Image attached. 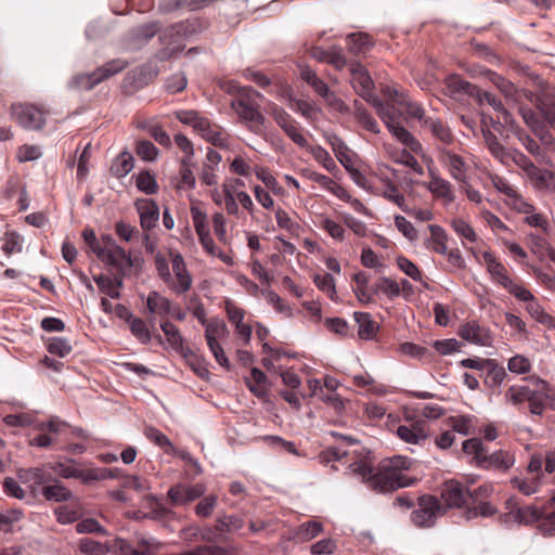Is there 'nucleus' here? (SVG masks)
<instances>
[{"mask_svg":"<svg viewBox=\"0 0 555 555\" xmlns=\"http://www.w3.org/2000/svg\"><path fill=\"white\" fill-rule=\"evenodd\" d=\"M413 461L406 456L396 455L383 460L376 468L366 461L349 464L350 470L361 477L362 481L374 491L392 492L412 486L416 479L405 473L411 469Z\"/></svg>","mask_w":555,"mask_h":555,"instance_id":"nucleus-1","label":"nucleus"},{"mask_svg":"<svg viewBox=\"0 0 555 555\" xmlns=\"http://www.w3.org/2000/svg\"><path fill=\"white\" fill-rule=\"evenodd\" d=\"M526 380L511 385L504 392V402L518 410L527 406L531 415L541 416L547 408L555 411V386L539 376Z\"/></svg>","mask_w":555,"mask_h":555,"instance_id":"nucleus-2","label":"nucleus"},{"mask_svg":"<svg viewBox=\"0 0 555 555\" xmlns=\"http://www.w3.org/2000/svg\"><path fill=\"white\" fill-rule=\"evenodd\" d=\"M491 490L489 486H480L476 490L470 491L462 482L449 480L443 485L441 499L448 507H466L468 519L478 515L488 517L496 512L493 505L483 501L489 496Z\"/></svg>","mask_w":555,"mask_h":555,"instance_id":"nucleus-3","label":"nucleus"},{"mask_svg":"<svg viewBox=\"0 0 555 555\" xmlns=\"http://www.w3.org/2000/svg\"><path fill=\"white\" fill-rule=\"evenodd\" d=\"M462 450L466 455H470V464L481 469H492L505 473L515 463L512 453L505 450H498L488 454L483 442L479 438L467 439L463 442Z\"/></svg>","mask_w":555,"mask_h":555,"instance_id":"nucleus-4","label":"nucleus"},{"mask_svg":"<svg viewBox=\"0 0 555 555\" xmlns=\"http://www.w3.org/2000/svg\"><path fill=\"white\" fill-rule=\"evenodd\" d=\"M460 364L463 367L478 371V377L482 379L483 386L490 395L500 393L502 384L508 378L505 367L495 359L466 358Z\"/></svg>","mask_w":555,"mask_h":555,"instance_id":"nucleus-5","label":"nucleus"},{"mask_svg":"<svg viewBox=\"0 0 555 555\" xmlns=\"http://www.w3.org/2000/svg\"><path fill=\"white\" fill-rule=\"evenodd\" d=\"M259 95L255 90H243L232 101V107L253 133L261 135L266 118L260 113L259 104L256 100Z\"/></svg>","mask_w":555,"mask_h":555,"instance_id":"nucleus-6","label":"nucleus"},{"mask_svg":"<svg viewBox=\"0 0 555 555\" xmlns=\"http://www.w3.org/2000/svg\"><path fill=\"white\" fill-rule=\"evenodd\" d=\"M129 65L122 59L112 60L90 74H79L70 80V87L79 90H91L105 79L120 73Z\"/></svg>","mask_w":555,"mask_h":555,"instance_id":"nucleus-7","label":"nucleus"},{"mask_svg":"<svg viewBox=\"0 0 555 555\" xmlns=\"http://www.w3.org/2000/svg\"><path fill=\"white\" fill-rule=\"evenodd\" d=\"M444 512L446 506L437 496L424 494L417 498V504L411 513V521L418 528H429Z\"/></svg>","mask_w":555,"mask_h":555,"instance_id":"nucleus-8","label":"nucleus"},{"mask_svg":"<svg viewBox=\"0 0 555 555\" xmlns=\"http://www.w3.org/2000/svg\"><path fill=\"white\" fill-rule=\"evenodd\" d=\"M103 250L100 251L99 260L106 266L113 267L118 273L128 274L133 266L130 254L116 244L109 235H103Z\"/></svg>","mask_w":555,"mask_h":555,"instance_id":"nucleus-9","label":"nucleus"},{"mask_svg":"<svg viewBox=\"0 0 555 555\" xmlns=\"http://www.w3.org/2000/svg\"><path fill=\"white\" fill-rule=\"evenodd\" d=\"M11 114L24 129L40 130L46 124L49 112L34 104L16 103L12 104Z\"/></svg>","mask_w":555,"mask_h":555,"instance_id":"nucleus-10","label":"nucleus"},{"mask_svg":"<svg viewBox=\"0 0 555 555\" xmlns=\"http://www.w3.org/2000/svg\"><path fill=\"white\" fill-rule=\"evenodd\" d=\"M205 327V339L209 347V350L214 354L216 361L227 370L230 369V362L223 351V348L219 344V339H222L229 335L227 324L219 319H211L204 325Z\"/></svg>","mask_w":555,"mask_h":555,"instance_id":"nucleus-11","label":"nucleus"},{"mask_svg":"<svg viewBox=\"0 0 555 555\" xmlns=\"http://www.w3.org/2000/svg\"><path fill=\"white\" fill-rule=\"evenodd\" d=\"M169 258L172 266L171 281L166 283L167 287L176 295L189 292L193 284V278L186 268L183 256L177 250H169Z\"/></svg>","mask_w":555,"mask_h":555,"instance_id":"nucleus-12","label":"nucleus"},{"mask_svg":"<svg viewBox=\"0 0 555 555\" xmlns=\"http://www.w3.org/2000/svg\"><path fill=\"white\" fill-rule=\"evenodd\" d=\"M537 108L539 112L529 107L519 106V113L524 121L533 130H538L541 127L540 118L543 117L555 128V99L550 94L543 95L539 99Z\"/></svg>","mask_w":555,"mask_h":555,"instance_id":"nucleus-13","label":"nucleus"},{"mask_svg":"<svg viewBox=\"0 0 555 555\" xmlns=\"http://www.w3.org/2000/svg\"><path fill=\"white\" fill-rule=\"evenodd\" d=\"M437 158L451 178L460 183L468 180L469 166L465 158L452 147H440Z\"/></svg>","mask_w":555,"mask_h":555,"instance_id":"nucleus-14","label":"nucleus"},{"mask_svg":"<svg viewBox=\"0 0 555 555\" xmlns=\"http://www.w3.org/2000/svg\"><path fill=\"white\" fill-rule=\"evenodd\" d=\"M400 94L401 93L395 89H387L385 91V95L387 98L386 101H382L380 99L375 98L372 102H370L387 128L400 121L402 111L400 109L401 107L398 105V103L393 101V99H398Z\"/></svg>","mask_w":555,"mask_h":555,"instance_id":"nucleus-15","label":"nucleus"},{"mask_svg":"<svg viewBox=\"0 0 555 555\" xmlns=\"http://www.w3.org/2000/svg\"><path fill=\"white\" fill-rule=\"evenodd\" d=\"M375 179L376 181L370 184V192L376 196H382L400 209H405V197L400 192L399 186L384 173H376Z\"/></svg>","mask_w":555,"mask_h":555,"instance_id":"nucleus-16","label":"nucleus"},{"mask_svg":"<svg viewBox=\"0 0 555 555\" xmlns=\"http://www.w3.org/2000/svg\"><path fill=\"white\" fill-rule=\"evenodd\" d=\"M517 515L520 522H538L539 529L547 535H555V508L542 512L534 507L519 508Z\"/></svg>","mask_w":555,"mask_h":555,"instance_id":"nucleus-17","label":"nucleus"},{"mask_svg":"<svg viewBox=\"0 0 555 555\" xmlns=\"http://www.w3.org/2000/svg\"><path fill=\"white\" fill-rule=\"evenodd\" d=\"M350 75L351 83L357 94L367 103L377 98L374 93V81L364 66L359 63L351 64Z\"/></svg>","mask_w":555,"mask_h":555,"instance_id":"nucleus-18","label":"nucleus"},{"mask_svg":"<svg viewBox=\"0 0 555 555\" xmlns=\"http://www.w3.org/2000/svg\"><path fill=\"white\" fill-rule=\"evenodd\" d=\"M457 334L464 340L479 346H490L493 340L489 328L480 325L477 321H468L462 324Z\"/></svg>","mask_w":555,"mask_h":555,"instance_id":"nucleus-19","label":"nucleus"},{"mask_svg":"<svg viewBox=\"0 0 555 555\" xmlns=\"http://www.w3.org/2000/svg\"><path fill=\"white\" fill-rule=\"evenodd\" d=\"M122 545L120 538H115L113 540H108L105 543H100L89 538H83L79 540V551L87 555H106L112 553L117 555L118 551H122Z\"/></svg>","mask_w":555,"mask_h":555,"instance_id":"nucleus-20","label":"nucleus"},{"mask_svg":"<svg viewBox=\"0 0 555 555\" xmlns=\"http://www.w3.org/2000/svg\"><path fill=\"white\" fill-rule=\"evenodd\" d=\"M198 126L197 133L204 140L220 149L229 147L230 135L221 126L210 121L208 118H205Z\"/></svg>","mask_w":555,"mask_h":555,"instance_id":"nucleus-21","label":"nucleus"},{"mask_svg":"<svg viewBox=\"0 0 555 555\" xmlns=\"http://www.w3.org/2000/svg\"><path fill=\"white\" fill-rule=\"evenodd\" d=\"M206 488L203 483L192 486L177 485L168 491V499L173 505H184L204 495Z\"/></svg>","mask_w":555,"mask_h":555,"instance_id":"nucleus-22","label":"nucleus"},{"mask_svg":"<svg viewBox=\"0 0 555 555\" xmlns=\"http://www.w3.org/2000/svg\"><path fill=\"white\" fill-rule=\"evenodd\" d=\"M69 426L59 420H51L48 424L42 425V433L30 438L31 446L47 448L56 442V436L66 433Z\"/></svg>","mask_w":555,"mask_h":555,"instance_id":"nucleus-23","label":"nucleus"},{"mask_svg":"<svg viewBox=\"0 0 555 555\" xmlns=\"http://www.w3.org/2000/svg\"><path fill=\"white\" fill-rule=\"evenodd\" d=\"M437 142V150L440 147H451L456 142L451 128L442 120L437 118L425 119V126Z\"/></svg>","mask_w":555,"mask_h":555,"instance_id":"nucleus-24","label":"nucleus"},{"mask_svg":"<svg viewBox=\"0 0 555 555\" xmlns=\"http://www.w3.org/2000/svg\"><path fill=\"white\" fill-rule=\"evenodd\" d=\"M396 434L406 443L420 444L427 439V423L425 421H415L410 424L399 425Z\"/></svg>","mask_w":555,"mask_h":555,"instance_id":"nucleus-25","label":"nucleus"},{"mask_svg":"<svg viewBox=\"0 0 555 555\" xmlns=\"http://www.w3.org/2000/svg\"><path fill=\"white\" fill-rule=\"evenodd\" d=\"M425 186L435 198L441 199L446 205L455 201L454 188L451 182L431 171L430 180L425 183Z\"/></svg>","mask_w":555,"mask_h":555,"instance_id":"nucleus-26","label":"nucleus"},{"mask_svg":"<svg viewBox=\"0 0 555 555\" xmlns=\"http://www.w3.org/2000/svg\"><path fill=\"white\" fill-rule=\"evenodd\" d=\"M524 170L535 189L540 191H555V175L550 170L539 168L532 163L526 165Z\"/></svg>","mask_w":555,"mask_h":555,"instance_id":"nucleus-27","label":"nucleus"},{"mask_svg":"<svg viewBox=\"0 0 555 555\" xmlns=\"http://www.w3.org/2000/svg\"><path fill=\"white\" fill-rule=\"evenodd\" d=\"M135 208L140 216V222L143 230L149 231L156 227L159 219V209L153 199H138L135 202Z\"/></svg>","mask_w":555,"mask_h":555,"instance_id":"nucleus-28","label":"nucleus"},{"mask_svg":"<svg viewBox=\"0 0 555 555\" xmlns=\"http://www.w3.org/2000/svg\"><path fill=\"white\" fill-rule=\"evenodd\" d=\"M323 531V525L319 520L311 519L292 529L287 539L295 543H304L314 539Z\"/></svg>","mask_w":555,"mask_h":555,"instance_id":"nucleus-29","label":"nucleus"},{"mask_svg":"<svg viewBox=\"0 0 555 555\" xmlns=\"http://www.w3.org/2000/svg\"><path fill=\"white\" fill-rule=\"evenodd\" d=\"M56 475L63 478L79 479L83 483H90V468L82 467L74 460H68L63 463H56L53 467Z\"/></svg>","mask_w":555,"mask_h":555,"instance_id":"nucleus-30","label":"nucleus"},{"mask_svg":"<svg viewBox=\"0 0 555 555\" xmlns=\"http://www.w3.org/2000/svg\"><path fill=\"white\" fill-rule=\"evenodd\" d=\"M171 304L172 301L169 298L156 291L150 292L146 297V309L149 313L154 318L159 317L162 320L168 319L167 317H169L171 312Z\"/></svg>","mask_w":555,"mask_h":555,"instance_id":"nucleus-31","label":"nucleus"},{"mask_svg":"<svg viewBox=\"0 0 555 555\" xmlns=\"http://www.w3.org/2000/svg\"><path fill=\"white\" fill-rule=\"evenodd\" d=\"M427 229L429 236L424 241L425 247L439 255L447 254L448 234L446 230L438 224H429Z\"/></svg>","mask_w":555,"mask_h":555,"instance_id":"nucleus-32","label":"nucleus"},{"mask_svg":"<svg viewBox=\"0 0 555 555\" xmlns=\"http://www.w3.org/2000/svg\"><path fill=\"white\" fill-rule=\"evenodd\" d=\"M482 257L492 280L505 288L512 281V279L508 276V271L505 266L501 263L490 251H485Z\"/></svg>","mask_w":555,"mask_h":555,"instance_id":"nucleus-33","label":"nucleus"},{"mask_svg":"<svg viewBox=\"0 0 555 555\" xmlns=\"http://www.w3.org/2000/svg\"><path fill=\"white\" fill-rule=\"evenodd\" d=\"M514 489H517L524 495H531L540 491L545 483V479L525 473L511 479Z\"/></svg>","mask_w":555,"mask_h":555,"instance_id":"nucleus-34","label":"nucleus"},{"mask_svg":"<svg viewBox=\"0 0 555 555\" xmlns=\"http://www.w3.org/2000/svg\"><path fill=\"white\" fill-rule=\"evenodd\" d=\"M160 328L169 346L179 353H184L185 341L180 330L168 319L160 321Z\"/></svg>","mask_w":555,"mask_h":555,"instance_id":"nucleus-35","label":"nucleus"},{"mask_svg":"<svg viewBox=\"0 0 555 555\" xmlns=\"http://www.w3.org/2000/svg\"><path fill=\"white\" fill-rule=\"evenodd\" d=\"M446 87L449 93L453 96L457 94H467L472 98H475L478 90V87L472 85L470 82L464 80L461 76L455 74L449 75L446 78Z\"/></svg>","mask_w":555,"mask_h":555,"instance_id":"nucleus-36","label":"nucleus"},{"mask_svg":"<svg viewBox=\"0 0 555 555\" xmlns=\"http://www.w3.org/2000/svg\"><path fill=\"white\" fill-rule=\"evenodd\" d=\"M352 282L356 284L352 291L357 299L363 305L371 304L372 293L369 286L370 275L364 271H359L352 275Z\"/></svg>","mask_w":555,"mask_h":555,"instance_id":"nucleus-37","label":"nucleus"},{"mask_svg":"<svg viewBox=\"0 0 555 555\" xmlns=\"http://www.w3.org/2000/svg\"><path fill=\"white\" fill-rule=\"evenodd\" d=\"M389 132L404 146L409 147L412 152L418 153L422 150L421 142L406 130L400 121L387 128Z\"/></svg>","mask_w":555,"mask_h":555,"instance_id":"nucleus-38","label":"nucleus"},{"mask_svg":"<svg viewBox=\"0 0 555 555\" xmlns=\"http://www.w3.org/2000/svg\"><path fill=\"white\" fill-rule=\"evenodd\" d=\"M144 436L151 442L160 448L166 454H173L177 452V448L172 444L170 439L159 429L149 426L144 429Z\"/></svg>","mask_w":555,"mask_h":555,"instance_id":"nucleus-39","label":"nucleus"},{"mask_svg":"<svg viewBox=\"0 0 555 555\" xmlns=\"http://www.w3.org/2000/svg\"><path fill=\"white\" fill-rule=\"evenodd\" d=\"M245 382L256 397L263 398L267 395V376L261 370L254 367Z\"/></svg>","mask_w":555,"mask_h":555,"instance_id":"nucleus-40","label":"nucleus"},{"mask_svg":"<svg viewBox=\"0 0 555 555\" xmlns=\"http://www.w3.org/2000/svg\"><path fill=\"white\" fill-rule=\"evenodd\" d=\"M393 101L398 103L408 116L422 121L423 127L425 126V119L430 118L425 115L424 108L418 103L411 101L409 96L403 93H401L398 99H393Z\"/></svg>","mask_w":555,"mask_h":555,"instance_id":"nucleus-41","label":"nucleus"},{"mask_svg":"<svg viewBox=\"0 0 555 555\" xmlns=\"http://www.w3.org/2000/svg\"><path fill=\"white\" fill-rule=\"evenodd\" d=\"M354 118L365 130L373 133L380 132V128L376 119L358 101H354Z\"/></svg>","mask_w":555,"mask_h":555,"instance_id":"nucleus-42","label":"nucleus"},{"mask_svg":"<svg viewBox=\"0 0 555 555\" xmlns=\"http://www.w3.org/2000/svg\"><path fill=\"white\" fill-rule=\"evenodd\" d=\"M18 478L24 483H30L31 486H40L47 483L51 475L44 469L35 467L28 469H21L18 472Z\"/></svg>","mask_w":555,"mask_h":555,"instance_id":"nucleus-43","label":"nucleus"},{"mask_svg":"<svg viewBox=\"0 0 555 555\" xmlns=\"http://www.w3.org/2000/svg\"><path fill=\"white\" fill-rule=\"evenodd\" d=\"M182 28H183L182 25H177V26L171 27V29L169 31L170 36L175 35L176 38H175V40L170 41L165 49H163L158 52L157 57L159 59V61H166V60L175 56L176 54H178L180 51H182L183 46L180 42V34L182 31Z\"/></svg>","mask_w":555,"mask_h":555,"instance_id":"nucleus-44","label":"nucleus"},{"mask_svg":"<svg viewBox=\"0 0 555 555\" xmlns=\"http://www.w3.org/2000/svg\"><path fill=\"white\" fill-rule=\"evenodd\" d=\"M131 334L143 345H147L152 340V334L147 323L138 317H134L128 323Z\"/></svg>","mask_w":555,"mask_h":555,"instance_id":"nucleus-45","label":"nucleus"},{"mask_svg":"<svg viewBox=\"0 0 555 555\" xmlns=\"http://www.w3.org/2000/svg\"><path fill=\"white\" fill-rule=\"evenodd\" d=\"M44 345L49 353L60 358L67 357L73 350L69 340L63 337H50L44 341Z\"/></svg>","mask_w":555,"mask_h":555,"instance_id":"nucleus-46","label":"nucleus"},{"mask_svg":"<svg viewBox=\"0 0 555 555\" xmlns=\"http://www.w3.org/2000/svg\"><path fill=\"white\" fill-rule=\"evenodd\" d=\"M397 266L398 268L409 278H411L414 281L421 282L424 287L428 288V283L424 281L423 273L421 269L412 262L410 259H408L404 256L397 257Z\"/></svg>","mask_w":555,"mask_h":555,"instance_id":"nucleus-47","label":"nucleus"},{"mask_svg":"<svg viewBox=\"0 0 555 555\" xmlns=\"http://www.w3.org/2000/svg\"><path fill=\"white\" fill-rule=\"evenodd\" d=\"M347 43H348L349 50L356 54L364 53L373 46V41H372L371 37L364 33L348 35Z\"/></svg>","mask_w":555,"mask_h":555,"instance_id":"nucleus-48","label":"nucleus"},{"mask_svg":"<svg viewBox=\"0 0 555 555\" xmlns=\"http://www.w3.org/2000/svg\"><path fill=\"white\" fill-rule=\"evenodd\" d=\"M313 282L315 286L326 294V296L333 300L337 301V292L335 285V279L330 273L315 274L313 276Z\"/></svg>","mask_w":555,"mask_h":555,"instance_id":"nucleus-49","label":"nucleus"},{"mask_svg":"<svg viewBox=\"0 0 555 555\" xmlns=\"http://www.w3.org/2000/svg\"><path fill=\"white\" fill-rule=\"evenodd\" d=\"M310 154L313 158L321 164L328 172L336 173L339 168L335 160L332 158L330 153L321 145L311 146L309 149Z\"/></svg>","mask_w":555,"mask_h":555,"instance_id":"nucleus-50","label":"nucleus"},{"mask_svg":"<svg viewBox=\"0 0 555 555\" xmlns=\"http://www.w3.org/2000/svg\"><path fill=\"white\" fill-rule=\"evenodd\" d=\"M453 431L468 436L474 433V417L469 415L451 416L448 420Z\"/></svg>","mask_w":555,"mask_h":555,"instance_id":"nucleus-51","label":"nucleus"},{"mask_svg":"<svg viewBox=\"0 0 555 555\" xmlns=\"http://www.w3.org/2000/svg\"><path fill=\"white\" fill-rule=\"evenodd\" d=\"M354 319L359 324V336L364 339H371L376 333V323L369 313L354 312Z\"/></svg>","mask_w":555,"mask_h":555,"instance_id":"nucleus-52","label":"nucleus"},{"mask_svg":"<svg viewBox=\"0 0 555 555\" xmlns=\"http://www.w3.org/2000/svg\"><path fill=\"white\" fill-rule=\"evenodd\" d=\"M507 370L517 375L529 374L532 370V362L528 357L517 353L508 359Z\"/></svg>","mask_w":555,"mask_h":555,"instance_id":"nucleus-53","label":"nucleus"},{"mask_svg":"<svg viewBox=\"0 0 555 555\" xmlns=\"http://www.w3.org/2000/svg\"><path fill=\"white\" fill-rule=\"evenodd\" d=\"M300 77L304 81L311 86L320 96H323V94H326V92L330 90L328 86L318 77L314 70L309 67L301 69Z\"/></svg>","mask_w":555,"mask_h":555,"instance_id":"nucleus-54","label":"nucleus"},{"mask_svg":"<svg viewBox=\"0 0 555 555\" xmlns=\"http://www.w3.org/2000/svg\"><path fill=\"white\" fill-rule=\"evenodd\" d=\"M42 494L48 501L62 502L67 501L70 498L72 492L63 485L56 482L54 485L43 487Z\"/></svg>","mask_w":555,"mask_h":555,"instance_id":"nucleus-55","label":"nucleus"},{"mask_svg":"<svg viewBox=\"0 0 555 555\" xmlns=\"http://www.w3.org/2000/svg\"><path fill=\"white\" fill-rule=\"evenodd\" d=\"M23 248V237L15 231H7L3 236L2 250L7 256L21 253Z\"/></svg>","mask_w":555,"mask_h":555,"instance_id":"nucleus-56","label":"nucleus"},{"mask_svg":"<svg viewBox=\"0 0 555 555\" xmlns=\"http://www.w3.org/2000/svg\"><path fill=\"white\" fill-rule=\"evenodd\" d=\"M133 168V157L131 154L125 152L118 155L114 164L112 165V172L118 177L127 176Z\"/></svg>","mask_w":555,"mask_h":555,"instance_id":"nucleus-57","label":"nucleus"},{"mask_svg":"<svg viewBox=\"0 0 555 555\" xmlns=\"http://www.w3.org/2000/svg\"><path fill=\"white\" fill-rule=\"evenodd\" d=\"M327 143L331 145L333 152L335 153V156L337 159L347 167V163L350 162L349 156V149L345 144V142L337 135H330L327 137Z\"/></svg>","mask_w":555,"mask_h":555,"instance_id":"nucleus-58","label":"nucleus"},{"mask_svg":"<svg viewBox=\"0 0 555 555\" xmlns=\"http://www.w3.org/2000/svg\"><path fill=\"white\" fill-rule=\"evenodd\" d=\"M388 299L393 300L399 297V283L388 276H380L376 280V289Z\"/></svg>","mask_w":555,"mask_h":555,"instance_id":"nucleus-59","label":"nucleus"},{"mask_svg":"<svg viewBox=\"0 0 555 555\" xmlns=\"http://www.w3.org/2000/svg\"><path fill=\"white\" fill-rule=\"evenodd\" d=\"M93 280L96 283L98 287L100 288L101 293L105 294L106 296L113 299L120 298V292L117 291V287L115 286V281H113L112 278L106 276L104 274H99L93 276Z\"/></svg>","mask_w":555,"mask_h":555,"instance_id":"nucleus-60","label":"nucleus"},{"mask_svg":"<svg viewBox=\"0 0 555 555\" xmlns=\"http://www.w3.org/2000/svg\"><path fill=\"white\" fill-rule=\"evenodd\" d=\"M137 188L145 194H155L158 190L155 177L149 171H142L135 179Z\"/></svg>","mask_w":555,"mask_h":555,"instance_id":"nucleus-61","label":"nucleus"},{"mask_svg":"<svg viewBox=\"0 0 555 555\" xmlns=\"http://www.w3.org/2000/svg\"><path fill=\"white\" fill-rule=\"evenodd\" d=\"M269 114L283 131L296 121L283 107L276 104L270 106Z\"/></svg>","mask_w":555,"mask_h":555,"instance_id":"nucleus-62","label":"nucleus"},{"mask_svg":"<svg viewBox=\"0 0 555 555\" xmlns=\"http://www.w3.org/2000/svg\"><path fill=\"white\" fill-rule=\"evenodd\" d=\"M269 114L283 131L296 121L283 107L276 104L270 106Z\"/></svg>","mask_w":555,"mask_h":555,"instance_id":"nucleus-63","label":"nucleus"},{"mask_svg":"<svg viewBox=\"0 0 555 555\" xmlns=\"http://www.w3.org/2000/svg\"><path fill=\"white\" fill-rule=\"evenodd\" d=\"M269 114L283 131L296 121L283 107L276 104L270 106Z\"/></svg>","mask_w":555,"mask_h":555,"instance_id":"nucleus-64","label":"nucleus"}]
</instances>
